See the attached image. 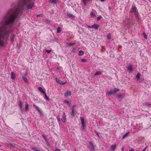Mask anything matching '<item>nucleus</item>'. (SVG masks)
Listing matches in <instances>:
<instances>
[{
	"label": "nucleus",
	"instance_id": "1",
	"mask_svg": "<svg viewBox=\"0 0 151 151\" xmlns=\"http://www.w3.org/2000/svg\"><path fill=\"white\" fill-rule=\"evenodd\" d=\"M35 0H18L13 4L10 9L0 22V47L5 45V42L9 39L12 42L15 35L13 26L16 18L25 16L26 10L31 9L35 7Z\"/></svg>",
	"mask_w": 151,
	"mask_h": 151
},
{
	"label": "nucleus",
	"instance_id": "2",
	"mask_svg": "<svg viewBox=\"0 0 151 151\" xmlns=\"http://www.w3.org/2000/svg\"><path fill=\"white\" fill-rule=\"evenodd\" d=\"M131 13H133L135 15H137L138 17V10L136 7L134 5H132V7L130 10Z\"/></svg>",
	"mask_w": 151,
	"mask_h": 151
},
{
	"label": "nucleus",
	"instance_id": "3",
	"mask_svg": "<svg viewBox=\"0 0 151 151\" xmlns=\"http://www.w3.org/2000/svg\"><path fill=\"white\" fill-rule=\"evenodd\" d=\"M76 105H74L72 108L71 115L73 117L77 113V111L76 110Z\"/></svg>",
	"mask_w": 151,
	"mask_h": 151
},
{
	"label": "nucleus",
	"instance_id": "4",
	"mask_svg": "<svg viewBox=\"0 0 151 151\" xmlns=\"http://www.w3.org/2000/svg\"><path fill=\"white\" fill-rule=\"evenodd\" d=\"M64 16L65 18H69L72 19H74L75 17V16L69 13L65 14Z\"/></svg>",
	"mask_w": 151,
	"mask_h": 151
},
{
	"label": "nucleus",
	"instance_id": "5",
	"mask_svg": "<svg viewBox=\"0 0 151 151\" xmlns=\"http://www.w3.org/2000/svg\"><path fill=\"white\" fill-rule=\"evenodd\" d=\"M81 122L82 124V127L83 130L84 129V128L86 127V123L84 122V119L83 117H80Z\"/></svg>",
	"mask_w": 151,
	"mask_h": 151
},
{
	"label": "nucleus",
	"instance_id": "6",
	"mask_svg": "<svg viewBox=\"0 0 151 151\" xmlns=\"http://www.w3.org/2000/svg\"><path fill=\"white\" fill-rule=\"evenodd\" d=\"M71 93L70 91L67 90L64 93V96L66 97H67L68 96H70L71 95Z\"/></svg>",
	"mask_w": 151,
	"mask_h": 151
},
{
	"label": "nucleus",
	"instance_id": "7",
	"mask_svg": "<svg viewBox=\"0 0 151 151\" xmlns=\"http://www.w3.org/2000/svg\"><path fill=\"white\" fill-rule=\"evenodd\" d=\"M62 117V118L61 119V121L63 123H65L66 120V117L65 114L64 112H63Z\"/></svg>",
	"mask_w": 151,
	"mask_h": 151
},
{
	"label": "nucleus",
	"instance_id": "8",
	"mask_svg": "<svg viewBox=\"0 0 151 151\" xmlns=\"http://www.w3.org/2000/svg\"><path fill=\"white\" fill-rule=\"evenodd\" d=\"M116 144H114L111 145L110 146V150L111 151H115L116 148Z\"/></svg>",
	"mask_w": 151,
	"mask_h": 151
},
{
	"label": "nucleus",
	"instance_id": "9",
	"mask_svg": "<svg viewBox=\"0 0 151 151\" xmlns=\"http://www.w3.org/2000/svg\"><path fill=\"white\" fill-rule=\"evenodd\" d=\"M99 27V26L98 24H95L92 25V28H94L96 30H98Z\"/></svg>",
	"mask_w": 151,
	"mask_h": 151
},
{
	"label": "nucleus",
	"instance_id": "10",
	"mask_svg": "<svg viewBox=\"0 0 151 151\" xmlns=\"http://www.w3.org/2000/svg\"><path fill=\"white\" fill-rule=\"evenodd\" d=\"M33 106L40 113H42V110L39 107L36 106L35 104H34L33 105Z\"/></svg>",
	"mask_w": 151,
	"mask_h": 151
},
{
	"label": "nucleus",
	"instance_id": "11",
	"mask_svg": "<svg viewBox=\"0 0 151 151\" xmlns=\"http://www.w3.org/2000/svg\"><path fill=\"white\" fill-rule=\"evenodd\" d=\"M90 146L89 147V148L90 150L92 151H93L94 150V145L93 144L90 142Z\"/></svg>",
	"mask_w": 151,
	"mask_h": 151
},
{
	"label": "nucleus",
	"instance_id": "12",
	"mask_svg": "<svg viewBox=\"0 0 151 151\" xmlns=\"http://www.w3.org/2000/svg\"><path fill=\"white\" fill-rule=\"evenodd\" d=\"M63 103H65L66 104V105L68 106H70L71 103V102H69V101H68L67 100H65L63 101Z\"/></svg>",
	"mask_w": 151,
	"mask_h": 151
},
{
	"label": "nucleus",
	"instance_id": "13",
	"mask_svg": "<svg viewBox=\"0 0 151 151\" xmlns=\"http://www.w3.org/2000/svg\"><path fill=\"white\" fill-rule=\"evenodd\" d=\"M127 70L130 71V73H132V67L131 65H129L127 68Z\"/></svg>",
	"mask_w": 151,
	"mask_h": 151
},
{
	"label": "nucleus",
	"instance_id": "14",
	"mask_svg": "<svg viewBox=\"0 0 151 151\" xmlns=\"http://www.w3.org/2000/svg\"><path fill=\"white\" fill-rule=\"evenodd\" d=\"M38 89L41 92L43 93H45V91L43 90L42 88L41 87H39L38 88Z\"/></svg>",
	"mask_w": 151,
	"mask_h": 151
},
{
	"label": "nucleus",
	"instance_id": "15",
	"mask_svg": "<svg viewBox=\"0 0 151 151\" xmlns=\"http://www.w3.org/2000/svg\"><path fill=\"white\" fill-rule=\"evenodd\" d=\"M124 95L123 94H120L118 95V99H122L124 97Z\"/></svg>",
	"mask_w": 151,
	"mask_h": 151
},
{
	"label": "nucleus",
	"instance_id": "16",
	"mask_svg": "<svg viewBox=\"0 0 151 151\" xmlns=\"http://www.w3.org/2000/svg\"><path fill=\"white\" fill-rule=\"evenodd\" d=\"M29 109V105L27 103V102H26L25 103V110L26 111H28Z\"/></svg>",
	"mask_w": 151,
	"mask_h": 151
},
{
	"label": "nucleus",
	"instance_id": "17",
	"mask_svg": "<svg viewBox=\"0 0 151 151\" xmlns=\"http://www.w3.org/2000/svg\"><path fill=\"white\" fill-rule=\"evenodd\" d=\"M45 22V24L47 25H49L50 23V21L47 19H46L44 21Z\"/></svg>",
	"mask_w": 151,
	"mask_h": 151
},
{
	"label": "nucleus",
	"instance_id": "18",
	"mask_svg": "<svg viewBox=\"0 0 151 151\" xmlns=\"http://www.w3.org/2000/svg\"><path fill=\"white\" fill-rule=\"evenodd\" d=\"M11 78L12 79H14L15 78V75L14 73L13 72H12L11 73Z\"/></svg>",
	"mask_w": 151,
	"mask_h": 151
},
{
	"label": "nucleus",
	"instance_id": "19",
	"mask_svg": "<svg viewBox=\"0 0 151 151\" xmlns=\"http://www.w3.org/2000/svg\"><path fill=\"white\" fill-rule=\"evenodd\" d=\"M22 78L25 83H28V79L25 76H23L22 77Z\"/></svg>",
	"mask_w": 151,
	"mask_h": 151
},
{
	"label": "nucleus",
	"instance_id": "20",
	"mask_svg": "<svg viewBox=\"0 0 151 151\" xmlns=\"http://www.w3.org/2000/svg\"><path fill=\"white\" fill-rule=\"evenodd\" d=\"M102 72L100 71L96 72L94 74V77L98 75H100L101 74Z\"/></svg>",
	"mask_w": 151,
	"mask_h": 151
},
{
	"label": "nucleus",
	"instance_id": "21",
	"mask_svg": "<svg viewBox=\"0 0 151 151\" xmlns=\"http://www.w3.org/2000/svg\"><path fill=\"white\" fill-rule=\"evenodd\" d=\"M108 96H111V95L112 94L114 93V91L112 90H111L109 92H107Z\"/></svg>",
	"mask_w": 151,
	"mask_h": 151
},
{
	"label": "nucleus",
	"instance_id": "22",
	"mask_svg": "<svg viewBox=\"0 0 151 151\" xmlns=\"http://www.w3.org/2000/svg\"><path fill=\"white\" fill-rule=\"evenodd\" d=\"M140 74L139 73H138L136 76V78L137 80H139L140 79Z\"/></svg>",
	"mask_w": 151,
	"mask_h": 151
},
{
	"label": "nucleus",
	"instance_id": "23",
	"mask_svg": "<svg viewBox=\"0 0 151 151\" xmlns=\"http://www.w3.org/2000/svg\"><path fill=\"white\" fill-rule=\"evenodd\" d=\"M84 52L82 50H80L78 52V55L80 56H81L83 55Z\"/></svg>",
	"mask_w": 151,
	"mask_h": 151
},
{
	"label": "nucleus",
	"instance_id": "24",
	"mask_svg": "<svg viewBox=\"0 0 151 151\" xmlns=\"http://www.w3.org/2000/svg\"><path fill=\"white\" fill-rule=\"evenodd\" d=\"M32 149L33 151H41L40 150L36 147H33L32 148Z\"/></svg>",
	"mask_w": 151,
	"mask_h": 151
},
{
	"label": "nucleus",
	"instance_id": "25",
	"mask_svg": "<svg viewBox=\"0 0 151 151\" xmlns=\"http://www.w3.org/2000/svg\"><path fill=\"white\" fill-rule=\"evenodd\" d=\"M61 31V29L60 27H58L57 29V33H59Z\"/></svg>",
	"mask_w": 151,
	"mask_h": 151
},
{
	"label": "nucleus",
	"instance_id": "26",
	"mask_svg": "<svg viewBox=\"0 0 151 151\" xmlns=\"http://www.w3.org/2000/svg\"><path fill=\"white\" fill-rule=\"evenodd\" d=\"M91 17H94L96 16V15L93 12H91L90 13Z\"/></svg>",
	"mask_w": 151,
	"mask_h": 151
},
{
	"label": "nucleus",
	"instance_id": "27",
	"mask_svg": "<svg viewBox=\"0 0 151 151\" xmlns=\"http://www.w3.org/2000/svg\"><path fill=\"white\" fill-rule=\"evenodd\" d=\"M129 132H127L123 136L122 138L123 139L125 138V137H127V136L129 134Z\"/></svg>",
	"mask_w": 151,
	"mask_h": 151
},
{
	"label": "nucleus",
	"instance_id": "28",
	"mask_svg": "<svg viewBox=\"0 0 151 151\" xmlns=\"http://www.w3.org/2000/svg\"><path fill=\"white\" fill-rule=\"evenodd\" d=\"M55 80L58 83L60 84V83H61L62 81H60L58 79V78H55Z\"/></svg>",
	"mask_w": 151,
	"mask_h": 151
},
{
	"label": "nucleus",
	"instance_id": "29",
	"mask_svg": "<svg viewBox=\"0 0 151 151\" xmlns=\"http://www.w3.org/2000/svg\"><path fill=\"white\" fill-rule=\"evenodd\" d=\"M57 0H50V2L52 4H56L57 2Z\"/></svg>",
	"mask_w": 151,
	"mask_h": 151
},
{
	"label": "nucleus",
	"instance_id": "30",
	"mask_svg": "<svg viewBox=\"0 0 151 151\" xmlns=\"http://www.w3.org/2000/svg\"><path fill=\"white\" fill-rule=\"evenodd\" d=\"M119 91V89L117 88H115L114 89V93H115L116 92Z\"/></svg>",
	"mask_w": 151,
	"mask_h": 151
},
{
	"label": "nucleus",
	"instance_id": "31",
	"mask_svg": "<svg viewBox=\"0 0 151 151\" xmlns=\"http://www.w3.org/2000/svg\"><path fill=\"white\" fill-rule=\"evenodd\" d=\"M142 35H143V37L145 39H146L147 38V36L145 33L143 32L142 33Z\"/></svg>",
	"mask_w": 151,
	"mask_h": 151
},
{
	"label": "nucleus",
	"instance_id": "32",
	"mask_svg": "<svg viewBox=\"0 0 151 151\" xmlns=\"http://www.w3.org/2000/svg\"><path fill=\"white\" fill-rule=\"evenodd\" d=\"M107 37L108 39H110L111 38V36L110 34H109L107 35Z\"/></svg>",
	"mask_w": 151,
	"mask_h": 151
},
{
	"label": "nucleus",
	"instance_id": "33",
	"mask_svg": "<svg viewBox=\"0 0 151 151\" xmlns=\"http://www.w3.org/2000/svg\"><path fill=\"white\" fill-rule=\"evenodd\" d=\"M76 44V43L74 42V43H69L68 45V46H70V45H75Z\"/></svg>",
	"mask_w": 151,
	"mask_h": 151
},
{
	"label": "nucleus",
	"instance_id": "34",
	"mask_svg": "<svg viewBox=\"0 0 151 151\" xmlns=\"http://www.w3.org/2000/svg\"><path fill=\"white\" fill-rule=\"evenodd\" d=\"M45 95V98L47 100H49V98L47 97V95L46 93L45 92V93H43Z\"/></svg>",
	"mask_w": 151,
	"mask_h": 151
},
{
	"label": "nucleus",
	"instance_id": "35",
	"mask_svg": "<svg viewBox=\"0 0 151 151\" xmlns=\"http://www.w3.org/2000/svg\"><path fill=\"white\" fill-rule=\"evenodd\" d=\"M67 83V82H63L62 81H61V83H60V84L62 85H64L66 84Z\"/></svg>",
	"mask_w": 151,
	"mask_h": 151
},
{
	"label": "nucleus",
	"instance_id": "36",
	"mask_svg": "<svg viewBox=\"0 0 151 151\" xmlns=\"http://www.w3.org/2000/svg\"><path fill=\"white\" fill-rule=\"evenodd\" d=\"M83 4L84 6H86V2L87 1H86V0H83Z\"/></svg>",
	"mask_w": 151,
	"mask_h": 151
},
{
	"label": "nucleus",
	"instance_id": "37",
	"mask_svg": "<svg viewBox=\"0 0 151 151\" xmlns=\"http://www.w3.org/2000/svg\"><path fill=\"white\" fill-rule=\"evenodd\" d=\"M19 107L21 109H22V104L21 102H20Z\"/></svg>",
	"mask_w": 151,
	"mask_h": 151
},
{
	"label": "nucleus",
	"instance_id": "38",
	"mask_svg": "<svg viewBox=\"0 0 151 151\" xmlns=\"http://www.w3.org/2000/svg\"><path fill=\"white\" fill-rule=\"evenodd\" d=\"M58 40V39L57 38H55L54 39L52 40L53 41H57Z\"/></svg>",
	"mask_w": 151,
	"mask_h": 151
},
{
	"label": "nucleus",
	"instance_id": "39",
	"mask_svg": "<svg viewBox=\"0 0 151 151\" xmlns=\"http://www.w3.org/2000/svg\"><path fill=\"white\" fill-rule=\"evenodd\" d=\"M82 62H86L87 61V60L85 59H82L81 60Z\"/></svg>",
	"mask_w": 151,
	"mask_h": 151
},
{
	"label": "nucleus",
	"instance_id": "40",
	"mask_svg": "<svg viewBox=\"0 0 151 151\" xmlns=\"http://www.w3.org/2000/svg\"><path fill=\"white\" fill-rule=\"evenodd\" d=\"M101 18V16H100L98 17L97 18V20L98 21Z\"/></svg>",
	"mask_w": 151,
	"mask_h": 151
},
{
	"label": "nucleus",
	"instance_id": "41",
	"mask_svg": "<svg viewBox=\"0 0 151 151\" xmlns=\"http://www.w3.org/2000/svg\"><path fill=\"white\" fill-rule=\"evenodd\" d=\"M45 51L47 53H49L51 51V50H46Z\"/></svg>",
	"mask_w": 151,
	"mask_h": 151
},
{
	"label": "nucleus",
	"instance_id": "42",
	"mask_svg": "<svg viewBox=\"0 0 151 151\" xmlns=\"http://www.w3.org/2000/svg\"><path fill=\"white\" fill-rule=\"evenodd\" d=\"M42 137H43L44 139H45V141H46L47 140L45 136L44 135H43Z\"/></svg>",
	"mask_w": 151,
	"mask_h": 151
},
{
	"label": "nucleus",
	"instance_id": "43",
	"mask_svg": "<svg viewBox=\"0 0 151 151\" xmlns=\"http://www.w3.org/2000/svg\"><path fill=\"white\" fill-rule=\"evenodd\" d=\"M57 118L58 121V122H59L60 121V119L59 116Z\"/></svg>",
	"mask_w": 151,
	"mask_h": 151
},
{
	"label": "nucleus",
	"instance_id": "44",
	"mask_svg": "<svg viewBox=\"0 0 151 151\" xmlns=\"http://www.w3.org/2000/svg\"><path fill=\"white\" fill-rule=\"evenodd\" d=\"M146 104V105L149 106H150L151 105V104H150L149 103H147Z\"/></svg>",
	"mask_w": 151,
	"mask_h": 151
},
{
	"label": "nucleus",
	"instance_id": "45",
	"mask_svg": "<svg viewBox=\"0 0 151 151\" xmlns=\"http://www.w3.org/2000/svg\"><path fill=\"white\" fill-rule=\"evenodd\" d=\"M42 16V15L41 14H39V15H37V17H40V16Z\"/></svg>",
	"mask_w": 151,
	"mask_h": 151
},
{
	"label": "nucleus",
	"instance_id": "46",
	"mask_svg": "<svg viewBox=\"0 0 151 151\" xmlns=\"http://www.w3.org/2000/svg\"><path fill=\"white\" fill-rule=\"evenodd\" d=\"M92 25L91 26H88V28H92Z\"/></svg>",
	"mask_w": 151,
	"mask_h": 151
},
{
	"label": "nucleus",
	"instance_id": "47",
	"mask_svg": "<svg viewBox=\"0 0 151 151\" xmlns=\"http://www.w3.org/2000/svg\"><path fill=\"white\" fill-rule=\"evenodd\" d=\"M55 151H60V149H56L55 150Z\"/></svg>",
	"mask_w": 151,
	"mask_h": 151
},
{
	"label": "nucleus",
	"instance_id": "48",
	"mask_svg": "<svg viewBox=\"0 0 151 151\" xmlns=\"http://www.w3.org/2000/svg\"><path fill=\"white\" fill-rule=\"evenodd\" d=\"M130 151H134V150L133 148H131Z\"/></svg>",
	"mask_w": 151,
	"mask_h": 151
},
{
	"label": "nucleus",
	"instance_id": "49",
	"mask_svg": "<svg viewBox=\"0 0 151 151\" xmlns=\"http://www.w3.org/2000/svg\"><path fill=\"white\" fill-rule=\"evenodd\" d=\"M146 148V147L143 150H142V151H145Z\"/></svg>",
	"mask_w": 151,
	"mask_h": 151
},
{
	"label": "nucleus",
	"instance_id": "50",
	"mask_svg": "<svg viewBox=\"0 0 151 151\" xmlns=\"http://www.w3.org/2000/svg\"><path fill=\"white\" fill-rule=\"evenodd\" d=\"M105 0H100V1H104Z\"/></svg>",
	"mask_w": 151,
	"mask_h": 151
},
{
	"label": "nucleus",
	"instance_id": "51",
	"mask_svg": "<svg viewBox=\"0 0 151 151\" xmlns=\"http://www.w3.org/2000/svg\"><path fill=\"white\" fill-rule=\"evenodd\" d=\"M87 1H89L90 0H86Z\"/></svg>",
	"mask_w": 151,
	"mask_h": 151
},
{
	"label": "nucleus",
	"instance_id": "52",
	"mask_svg": "<svg viewBox=\"0 0 151 151\" xmlns=\"http://www.w3.org/2000/svg\"><path fill=\"white\" fill-rule=\"evenodd\" d=\"M25 76H27V74L26 73L24 74Z\"/></svg>",
	"mask_w": 151,
	"mask_h": 151
},
{
	"label": "nucleus",
	"instance_id": "53",
	"mask_svg": "<svg viewBox=\"0 0 151 151\" xmlns=\"http://www.w3.org/2000/svg\"><path fill=\"white\" fill-rule=\"evenodd\" d=\"M97 135H98V136H99V134H98V133H97Z\"/></svg>",
	"mask_w": 151,
	"mask_h": 151
},
{
	"label": "nucleus",
	"instance_id": "54",
	"mask_svg": "<svg viewBox=\"0 0 151 151\" xmlns=\"http://www.w3.org/2000/svg\"><path fill=\"white\" fill-rule=\"evenodd\" d=\"M122 150H123H123H124V149L123 148H122Z\"/></svg>",
	"mask_w": 151,
	"mask_h": 151
},
{
	"label": "nucleus",
	"instance_id": "55",
	"mask_svg": "<svg viewBox=\"0 0 151 151\" xmlns=\"http://www.w3.org/2000/svg\"><path fill=\"white\" fill-rule=\"evenodd\" d=\"M139 151V150H137V151Z\"/></svg>",
	"mask_w": 151,
	"mask_h": 151
},
{
	"label": "nucleus",
	"instance_id": "56",
	"mask_svg": "<svg viewBox=\"0 0 151 151\" xmlns=\"http://www.w3.org/2000/svg\"><path fill=\"white\" fill-rule=\"evenodd\" d=\"M1 147V145H0V147Z\"/></svg>",
	"mask_w": 151,
	"mask_h": 151
}]
</instances>
